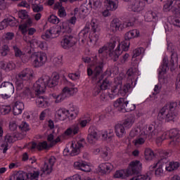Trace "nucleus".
Instances as JSON below:
<instances>
[{
    "mask_svg": "<svg viewBox=\"0 0 180 180\" xmlns=\"http://www.w3.org/2000/svg\"><path fill=\"white\" fill-rule=\"evenodd\" d=\"M1 96L3 99H8L15 92V86L11 82H4L0 86Z\"/></svg>",
    "mask_w": 180,
    "mask_h": 180,
    "instance_id": "nucleus-7",
    "label": "nucleus"
},
{
    "mask_svg": "<svg viewBox=\"0 0 180 180\" xmlns=\"http://www.w3.org/2000/svg\"><path fill=\"white\" fill-rule=\"evenodd\" d=\"M131 82L127 83L122 87V84L119 83L118 84L114 86V89L111 91V92H112V94H116V91H118V92L121 94L122 96H124V95H126L127 92L131 89Z\"/></svg>",
    "mask_w": 180,
    "mask_h": 180,
    "instance_id": "nucleus-14",
    "label": "nucleus"
},
{
    "mask_svg": "<svg viewBox=\"0 0 180 180\" xmlns=\"http://www.w3.org/2000/svg\"><path fill=\"white\" fill-rule=\"evenodd\" d=\"M158 13L157 12H151L147 13V18H149L150 20H153V22H157L158 20Z\"/></svg>",
    "mask_w": 180,
    "mask_h": 180,
    "instance_id": "nucleus-44",
    "label": "nucleus"
},
{
    "mask_svg": "<svg viewBox=\"0 0 180 180\" xmlns=\"http://www.w3.org/2000/svg\"><path fill=\"white\" fill-rule=\"evenodd\" d=\"M13 37H15V33L13 32H7L4 35L5 40H13Z\"/></svg>",
    "mask_w": 180,
    "mask_h": 180,
    "instance_id": "nucleus-60",
    "label": "nucleus"
},
{
    "mask_svg": "<svg viewBox=\"0 0 180 180\" xmlns=\"http://www.w3.org/2000/svg\"><path fill=\"white\" fill-rule=\"evenodd\" d=\"M34 78V72L30 68H25L21 71L16 77V91H22L23 89V82L32 81Z\"/></svg>",
    "mask_w": 180,
    "mask_h": 180,
    "instance_id": "nucleus-4",
    "label": "nucleus"
},
{
    "mask_svg": "<svg viewBox=\"0 0 180 180\" xmlns=\"http://www.w3.org/2000/svg\"><path fill=\"white\" fill-rule=\"evenodd\" d=\"M102 139L105 141H112V139H113V135H110L108 134V131H105L103 134H102Z\"/></svg>",
    "mask_w": 180,
    "mask_h": 180,
    "instance_id": "nucleus-54",
    "label": "nucleus"
},
{
    "mask_svg": "<svg viewBox=\"0 0 180 180\" xmlns=\"http://www.w3.org/2000/svg\"><path fill=\"white\" fill-rule=\"evenodd\" d=\"M157 127L158 126L155 123V122H153L150 125H148V127H146V129L143 131V134L145 136H147L148 138V140H151L153 137H155L157 134Z\"/></svg>",
    "mask_w": 180,
    "mask_h": 180,
    "instance_id": "nucleus-16",
    "label": "nucleus"
},
{
    "mask_svg": "<svg viewBox=\"0 0 180 180\" xmlns=\"http://www.w3.org/2000/svg\"><path fill=\"white\" fill-rule=\"evenodd\" d=\"M114 178H120V179H124V178H126V175L124 174V171L123 170L116 171L114 174Z\"/></svg>",
    "mask_w": 180,
    "mask_h": 180,
    "instance_id": "nucleus-50",
    "label": "nucleus"
},
{
    "mask_svg": "<svg viewBox=\"0 0 180 180\" xmlns=\"http://www.w3.org/2000/svg\"><path fill=\"white\" fill-rule=\"evenodd\" d=\"M19 30L21 32L22 34L24 36H26V34L27 33V27L23 24L20 25L18 26Z\"/></svg>",
    "mask_w": 180,
    "mask_h": 180,
    "instance_id": "nucleus-59",
    "label": "nucleus"
},
{
    "mask_svg": "<svg viewBox=\"0 0 180 180\" xmlns=\"http://www.w3.org/2000/svg\"><path fill=\"white\" fill-rule=\"evenodd\" d=\"M167 70H169V68H168V58H164L163 63L161 65L160 71L159 72V75H161V74H165Z\"/></svg>",
    "mask_w": 180,
    "mask_h": 180,
    "instance_id": "nucleus-38",
    "label": "nucleus"
},
{
    "mask_svg": "<svg viewBox=\"0 0 180 180\" xmlns=\"http://www.w3.org/2000/svg\"><path fill=\"white\" fill-rule=\"evenodd\" d=\"M108 93L105 92V90H103L100 96L101 101H103V102H106V101H108Z\"/></svg>",
    "mask_w": 180,
    "mask_h": 180,
    "instance_id": "nucleus-62",
    "label": "nucleus"
},
{
    "mask_svg": "<svg viewBox=\"0 0 180 180\" xmlns=\"http://www.w3.org/2000/svg\"><path fill=\"white\" fill-rule=\"evenodd\" d=\"M9 180H27L26 172L19 171L11 175Z\"/></svg>",
    "mask_w": 180,
    "mask_h": 180,
    "instance_id": "nucleus-28",
    "label": "nucleus"
},
{
    "mask_svg": "<svg viewBox=\"0 0 180 180\" xmlns=\"http://www.w3.org/2000/svg\"><path fill=\"white\" fill-rule=\"evenodd\" d=\"M101 139L99 131L96 127L91 126L89 129V134L87 136V141L89 144H96V141Z\"/></svg>",
    "mask_w": 180,
    "mask_h": 180,
    "instance_id": "nucleus-13",
    "label": "nucleus"
},
{
    "mask_svg": "<svg viewBox=\"0 0 180 180\" xmlns=\"http://www.w3.org/2000/svg\"><path fill=\"white\" fill-rule=\"evenodd\" d=\"M129 101L124 98H120L114 102L113 106L118 110V112H122V113H126V112H130L136 109V105H133L132 108H129Z\"/></svg>",
    "mask_w": 180,
    "mask_h": 180,
    "instance_id": "nucleus-6",
    "label": "nucleus"
},
{
    "mask_svg": "<svg viewBox=\"0 0 180 180\" xmlns=\"http://www.w3.org/2000/svg\"><path fill=\"white\" fill-rule=\"evenodd\" d=\"M31 60L35 68L43 67L47 61V54L41 52H37L31 55Z\"/></svg>",
    "mask_w": 180,
    "mask_h": 180,
    "instance_id": "nucleus-8",
    "label": "nucleus"
},
{
    "mask_svg": "<svg viewBox=\"0 0 180 180\" xmlns=\"http://www.w3.org/2000/svg\"><path fill=\"white\" fill-rule=\"evenodd\" d=\"M143 4L141 1L134 0L131 5V9L133 12H141L143 11Z\"/></svg>",
    "mask_w": 180,
    "mask_h": 180,
    "instance_id": "nucleus-25",
    "label": "nucleus"
},
{
    "mask_svg": "<svg viewBox=\"0 0 180 180\" xmlns=\"http://www.w3.org/2000/svg\"><path fill=\"white\" fill-rule=\"evenodd\" d=\"M175 0H168L167 4L164 5L163 9L165 12H169L172 9V4Z\"/></svg>",
    "mask_w": 180,
    "mask_h": 180,
    "instance_id": "nucleus-48",
    "label": "nucleus"
},
{
    "mask_svg": "<svg viewBox=\"0 0 180 180\" xmlns=\"http://www.w3.org/2000/svg\"><path fill=\"white\" fill-rule=\"evenodd\" d=\"M169 139H172V140L170 141L169 144L170 146H173V147H175V146H178L180 143V134L176 129H172L169 131Z\"/></svg>",
    "mask_w": 180,
    "mask_h": 180,
    "instance_id": "nucleus-17",
    "label": "nucleus"
},
{
    "mask_svg": "<svg viewBox=\"0 0 180 180\" xmlns=\"http://www.w3.org/2000/svg\"><path fill=\"white\" fill-rule=\"evenodd\" d=\"M92 58V62L95 67L94 70L91 68L87 69V75L92 77L93 80L96 81L99 84L105 77V75L102 74L103 72V65H105L103 63V58L99 60L96 56Z\"/></svg>",
    "mask_w": 180,
    "mask_h": 180,
    "instance_id": "nucleus-3",
    "label": "nucleus"
},
{
    "mask_svg": "<svg viewBox=\"0 0 180 180\" xmlns=\"http://www.w3.org/2000/svg\"><path fill=\"white\" fill-rule=\"evenodd\" d=\"M19 129H20L21 131H29V124L25 122H22L19 126Z\"/></svg>",
    "mask_w": 180,
    "mask_h": 180,
    "instance_id": "nucleus-56",
    "label": "nucleus"
},
{
    "mask_svg": "<svg viewBox=\"0 0 180 180\" xmlns=\"http://www.w3.org/2000/svg\"><path fill=\"white\" fill-rule=\"evenodd\" d=\"M179 111L178 110V103L172 102L167 103L159 112L158 119L160 120H165L171 122L178 116Z\"/></svg>",
    "mask_w": 180,
    "mask_h": 180,
    "instance_id": "nucleus-2",
    "label": "nucleus"
},
{
    "mask_svg": "<svg viewBox=\"0 0 180 180\" xmlns=\"http://www.w3.org/2000/svg\"><path fill=\"white\" fill-rule=\"evenodd\" d=\"M120 26H122V21L118 18H114L110 25V30L112 32V33H116L119 29H120Z\"/></svg>",
    "mask_w": 180,
    "mask_h": 180,
    "instance_id": "nucleus-22",
    "label": "nucleus"
},
{
    "mask_svg": "<svg viewBox=\"0 0 180 180\" xmlns=\"http://www.w3.org/2000/svg\"><path fill=\"white\" fill-rule=\"evenodd\" d=\"M99 172L101 174H109L113 169V165L110 162L102 163L98 166Z\"/></svg>",
    "mask_w": 180,
    "mask_h": 180,
    "instance_id": "nucleus-21",
    "label": "nucleus"
},
{
    "mask_svg": "<svg viewBox=\"0 0 180 180\" xmlns=\"http://www.w3.org/2000/svg\"><path fill=\"white\" fill-rule=\"evenodd\" d=\"M84 144H86L85 142V139H81L77 143L72 142L71 146H70V150H67L68 153H70V155L72 157H74L75 155H78L79 154V151L81 148H84Z\"/></svg>",
    "mask_w": 180,
    "mask_h": 180,
    "instance_id": "nucleus-12",
    "label": "nucleus"
},
{
    "mask_svg": "<svg viewBox=\"0 0 180 180\" xmlns=\"http://www.w3.org/2000/svg\"><path fill=\"white\" fill-rule=\"evenodd\" d=\"M49 76L44 75L39 78L33 85L34 91L37 94H43L46 90V82L49 81Z\"/></svg>",
    "mask_w": 180,
    "mask_h": 180,
    "instance_id": "nucleus-9",
    "label": "nucleus"
},
{
    "mask_svg": "<svg viewBox=\"0 0 180 180\" xmlns=\"http://www.w3.org/2000/svg\"><path fill=\"white\" fill-rule=\"evenodd\" d=\"M160 160L158 162V164H160V166L165 168V167H168L169 163V160H168V155H169V153L162 150L160 153Z\"/></svg>",
    "mask_w": 180,
    "mask_h": 180,
    "instance_id": "nucleus-19",
    "label": "nucleus"
},
{
    "mask_svg": "<svg viewBox=\"0 0 180 180\" xmlns=\"http://www.w3.org/2000/svg\"><path fill=\"white\" fill-rule=\"evenodd\" d=\"M147 135L141 133V136L135 140V146L144 144V143H146V140H147Z\"/></svg>",
    "mask_w": 180,
    "mask_h": 180,
    "instance_id": "nucleus-42",
    "label": "nucleus"
},
{
    "mask_svg": "<svg viewBox=\"0 0 180 180\" xmlns=\"http://www.w3.org/2000/svg\"><path fill=\"white\" fill-rule=\"evenodd\" d=\"M78 92V89L77 87H64L62 90V92L58 96H53L55 98L56 103H60V102H63L66 98H69V96H72L75 95Z\"/></svg>",
    "mask_w": 180,
    "mask_h": 180,
    "instance_id": "nucleus-5",
    "label": "nucleus"
},
{
    "mask_svg": "<svg viewBox=\"0 0 180 180\" xmlns=\"http://www.w3.org/2000/svg\"><path fill=\"white\" fill-rule=\"evenodd\" d=\"M127 75L129 79H131V84H133V80L136 78V75H137V69L131 68L127 72Z\"/></svg>",
    "mask_w": 180,
    "mask_h": 180,
    "instance_id": "nucleus-34",
    "label": "nucleus"
},
{
    "mask_svg": "<svg viewBox=\"0 0 180 180\" xmlns=\"http://www.w3.org/2000/svg\"><path fill=\"white\" fill-rule=\"evenodd\" d=\"M13 49L14 50L15 56L21 58V57L23 56V52H22L20 49H19V47H18L16 45L13 46Z\"/></svg>",
    "mask_w": 180,
    "mask_h": 180,
    "instance_id": "nucleus-51",
    "label": "nucleus"
},
{
    "mask_svg": "<svg viewBox=\"0 0 180 180\" xmlns=\"http://www.w3.org/2000/svg\"><path fill=\"white\" fill-rule=\"evenodd\" d=\"M162 167L159 165V167L155 170V175H156V176H161L162 174L164 172V170H162Z\"/></svg>",
    "mask_w": 180,
    "mask_h": 180,
    "instance_id": "nucleus-63",
    "label": "nucleus"
},
{
    "mask_svg": "<svg viewBox=\"0 0 180 180\" xmlns=\"http://www.w3.org/2000/svg\"><path fill=\"white\" fill-rule=\"evenodd\" d=\"M89 5L90 8H92L93 5L94 9H98L101 8V6H102V2L101 1V0H90Z\"/></svg>",
    "mask_w": 180,
    "mask_h": 180,
    "instance_id": "nucleus-40",
    "label": "nucleus"
},
{
    "mask_svg": "<svg viewBox=\"0 0 180 180\" xmlns=\"http://www.w3.org/2000/svg\"><path fill=\"white\" fill-rule=\"evenodd\" d=\"M105 4L108 11H116L119 6V0H106Z\"/></svg>",
    "mask_w": 180,
    "mask_h": 180,
    "instance_id": "nucleus-27",
    "label": "nucleus"
},
{
    "mask_svg": "<svg viewBox=\"0 0 180 180\" xmlns=\"http://www.w3.org/2000/svg\"><path fill=\"white\" fill-rule=\"evenodd\" d=\"M6 20H7V23H8V26H11V27L16 26V23H18V22H19L14 17L8 18H6Z\"/></svg>",
    "mask_w": 180,
    "mask_h": 180,
    "instance_id": "nucleus-49",
    "label": "nucleus"
},
{
    "mask_svg": "<svg viewBox=\"0 0 180 180\" xmlns=\"http://www.w3.org/2000/svg\"><path fill=\"white\" fill-rule=\"evenodd\" d=\"M69 111L64 109H60L56 112V116L59 117V120H64L67 117Z\"/></svg>",
    "mask_w": 180,
    "mask_h": 180,
    "instance_id": "nucleus-39",
    "label": "nucleus"
},
{
    "mask_svg": "<svg viewBox=\"0 0 180 180\" xmlns=\"http://www.w3.org/2000/svg\"><path fill=\"white\" fill-rule=\"evenodd\" d=\"M19 30L21 32L22 34L24 36H26V34L27 33V27L23 24L20 25L18 26Z\"/></svg>",
    "mask_w": 180,
    "mask_h": 180,
    "instance_id": "nucleus-58",
    "label": "nucleus"
},
{
    "mask_svg": "<svg viewBox=\"0 0 180 180\" xmlns=\"http://www.w3.org/2000/svg\"><path fill=\"white\" fill-rule=\"evenodd\" d=\"M98 85L101 87L103 91H106V89H108V88L110 86V82H109V80L108 79H105L104 80H103L102 83Z\"/></svg>",
    "mask_w": 180,
    "mask_h": 180,
    "instance_id": "nucleus-45",
    "label": "nucleus"
},
{
    "mask_svg": "<svg viewBox=\"0 0 180 180\" xmlns=\"http://www.w3.org/2000/svg\"><path fill=\"white\" fill-rule=\"evenodd\" d=\"M18 18L20 19L24 20V19H27L29 18V15L27 14V11L25 10H21L18 12Z\"/></svg>",
    "mask_w": 180,
    "mask_h": 180,
    "instance_id": "nucleus-52",
    "label": "nucleus"
},
{
    "mask_svg": "<svg viewBox=\"0 0 180 180\" xmlns=\"http://www.w3.org/2000/svg\"><path fill=\"white\" fill-rule=\"evenodd\" d=\"M167 50L172 53L170 63L171 65L174 66L175 61H178V53H176V51L175 49H172L171 45L167 46Z\"/></svg>",
    "mask_w": 180,
    "mask_h": 180,
    "instance_id": "nucleus-32",
    "label": "nucleus"
},
{
    "mask_svg": "<svg viewBox=\"0 0 180 180\" xmlns=\"http://www.w3.org/2000/svg\"><path fill=\"white\" fill-rule=\"evenodd\" d=\"M8 20H6V19H4L0 22V30H4V29H6V27H8Z\"/></svg>",
    "mask_w": 180,
    "mask_h": 180,
    "instance_id": "nucleus-64",
    "label": "nucleus"
},
{
    "mask_svg": "<svg viewBox=\"0 0 180 180\" xmlns=\"http://www.w3.org/2000/svg\"><path fill=\"white\" fill-rule=\"evenodd\" d=\"M74 166L75 168H78V169H81V171H84V172H89L91 171L89 165L84 163V162H75Z\"/></svg>",
    "mask_w": 180,
    "mask_h": 180,
    "instance_id": "nucleus-30",
    "label": "nucleus"
},
{
    "mask_svg": "<svg viewBox=\"0 0 180 180\" xmlns=\"http://www.w3.org/2000/svg\"><path fill=\"white\" fill-rule=\"evenodd\" d=\"M143 53H144V48L140 47L136 49L133 52L132 58H136V57H139V56L143 54Z\"/></svg>",
    "mask_w": 180,
    "mask_h": 180,
    "instance_id": "nucleus-47",
    "label": "nucleus"
},
{
    "mask_svg": "<svg viewBox=\"0 0 180 180\" xmlns=\"http://www.w3.org/2000/svg\"><path fill=\"white\" fill-rule=\"evenodd\" d=\"M18 140V133L13 132L8 133L5 136V142L7 144H11V143H15Z\"/></svg>",
    "mask_w": 180,
    "mask_h": 180,
    "instance_id": "nucleus-29",
    "label": "nucleus"
},
{
    "mask_svg": "<svg viewBox=\"0 0 180 180\" xmlns=\"http://www.w3.org/2000/svg\"><path fill=\"white\" fill-rule=\"evenodd\" d=\"M90 26L91 27V30L93 32L92 34L94 36L93 39L90 38V41H92V40H94V41H98L99 39V34H101V27L98 25L96 20H92Z\"/></svg>",
    "mask_w": 180,
    "mask_h": 180,
    "instance_id": "nucleus-15",
    "label": "nucleus"
},
{
    "mask_svg": "<svg viewBox=\"0 0 180 180\" xmlns=\"http://www.w3.org/2000/svg\"><path fill=\"white\" fill-rule=\"evenodd\" d=\"M48 22L53 23V25H57L60 23V19L57 16L51 15L49 17Z\"/></svg>",
    "mask_w": 180,
    "mask_h": 180,
    "instance_id": "nucleus-46",
    "label": "nucleus"
},
{
    "mask_svg": "<svg viewBox=\"0 0 180 180\" xmlns=\"http://www.w3.org/2000/svg\"><path fill=\"white\" fill-rule=\"evenodd\" d=\"M166 171H175V169H178L179 167H180V164L178 162H169L168 166H165Z\"/></svg>",
    "mask_w": 180,
    "mask_h": 180,
    "instance_id": "nucleus-36",
    "label": "nucleus"
},
{
    "mask_svg": "<svg viewBox=\"0 0 180 180\" xmlns=\"http://www.w3.org/2000/svg\"><path fill=\"white\" fill-rule=\"evenodd\" d=\"M25 109V104L22 102L16 101L13 107V112L15 116L22 114V110Z\"/></svg>",
    "mask_w": 180,
    "mask_h": 180,
    "instance_id": "nucleus-23",
    "label": "nucleus"
},
{
    "mask_svg": "<svg viewBox=\"0 0 180 180\" xmlns=\"http://www.w3.org/2000/svg\"><path fill=\"white\" fill-rule=\"evenodd\" d=\"M109 150H110L109 148H105V149L104 150H102L101 157L104 160H108V155L109 154Z\"/></svg>",
    "mask_w": 180,
    "mask_h": 180,
    "instance_id": "nucleus-61",
    "label": "nucleus"
},
{
    "mask_svg": "<svg viewBox=\"0 0 180 180\" xmlns=\"http://www.w3.org/2000/svg\"><path fill=\"white\" fill-rule=\"evenodd\" d=\"M90 29L91 27H89V25H86L84 29L79 33V40H81L82 43H84L85 40H86V39L88 38V33H89Z\"/></svg>",
    "mask_w": 180,
    "mask_h": 180,
    "instance_id": "nucleus-31",
    "label": "nucleus"
},
{
    "mask_svg": "<svg viewBox=\"0 0 180 180\" xmlns=\"http://www.w3.org/2000/svg\"><path fill=\"white\" fill-rule=\"evenodd\" d=\"M115 134L116 136L119 137V139H122L123 135L126 134V131L124 130L123 125L120 124L115 125Z\"/></svg>",
    "mask_w": 180,
    "mask_h": 180,
    "instance_id": "nucleus-33",
    "label": "nucleus"
},
{
    "mask_svg": "<svg viewBox=\"0 0 180 180\" xmlns=\"http://www.w3.org/2000/svg\"><path fill=\"white\" fill-rule=\"evenodd\" d=\"M79 131V127L78 125H72L70 128H68L65 131L66 136H71V134H78Z\"/></svg>",
    "mask_w": 180,
    "mask_h": 180,
    "instance_id": "nucleus-35",
    "label": "nucleus"
},
{
    "mask_svg": "<svg viewBox=\"0 0 180 180\" xmlns=\"http://www.w3.org/2000/svg\"><path fill=\"white\" fill-rule=\"evenodd\" d=\"M133 123H134V117L133 115H131L127 118L121 125L123 126L124 129V127L127 129H130V127L133 126Z\"/></svg>",
    "mask_w": 180,
    "mask_h": 180,
    "instance_id": "nucleus-37",
    "label": "nucleus"
},
{
    "mask_svg": "<svg viewBox=\"0 0 180 180\" xmlns=\"http://www.w3.org/2000/svg\"><path fill=\"white\" fill-rule=\"evenodd\" d=\"M27 175V179H36L37 178H39V175H40V172L37 171V172H29L26 173Z\"/></svg>",
    "mask_w": 180,
    "mask_h": 180,
    "instance_id": "nucleus-43",
    "label": "nucleus"
},
{
    "mask_svg": "<svg viewBox=\"0 0 180 180\" xmlns=\"http://www.w3.org/2000/svg\"><path fill=\"white\" fill-rule=\"evenodd\" d=\"M56 158L54 156H51L49 160V163L45 162L42 168L43 172H46V174H51L53 171V167L56 164Z\"/></svg>",
    "mask_w": 180,
    "mask_h": 180,
    "instance_id": "nucleus-18",
    "label": "nucleus"
},
{
    "mask_svg": "<svg viewBox=\"0 0 180 180\" xmlns=\"http://www.w3.org/2000/svg\"><path fill=\"white\" fill-rule=\"evenodd\" d=\"M8 53H9V46L8 45H3L1 47V56L5 57L8 56Z\"/></svg>",
    "mask_w": 180,
    "mask_h": 180,
    "instance_id": "nucleus-55",
    "label": "nucleus"
},
{
    "mask_svg": "<svg viewBox=\"0 0 180 180\" xmlns=\"http://www.w3.org/2000/svg\"><path fill=\"white\" fill-rule=\"evenodd\" d=\"M154 158V152L150 148L145 149V160L147 161H151Z\"/></svg>",
    "mask_w": 180,
    "mask_h": 180,
    "instance_id": "nucleus-41",
    "label": "nucleus"
},
{
    "mask_svg": "<svg viewBox=\"0 0 180 180\" xmlns=\"http://www.w3.org/2000/svg\"><path fill=\"white\" fill-rule=\"evenodd\" d=\"M31 148L32 150L37 148V150L41 151V150H47V148H49V145L47 144V141L39 142L38 143L32 142Z\"/></svg>",
    "mask_w": 180,
    "mask_h": 180,
    "instance_id": "nucleus-26",
    "label": "nucleus"
},
{
    "mask_svg": "<svg viewBox=\"0 0 180 180\" xmlns=\"http://www.w3.org/2000/svg\"><path fill=\"white\" fill-rule=\"evenodd\" d=\"M140 31L132 30L124 35V41L120 43V39L117 37H112L108 46H103L98 50L99 57H110L113 61L119 60V56L122 51H127L130 47V40L134 37H139Z\"/></svg>",
    "mask_w": 180,
    "mask_h": 180,
    "instance_id": "nucleus-1",
    "label": "nucleus"
},
{
    "mask_svg": "<svg viewBox=\"0 0 180 180\" xmlns=\"http://www.w3.org/2000/svg\"><path fill=\"white\" fill-rule=\"evenodd\" d=\"M101 92H103V90L98 84H97L93 91V95H94V96H96L97 95H99Z\"/></svg>",
    "mask_w": 180,
    "mask_h": 180,
    "instance_id": "nucleus-57",
    "label": "nucleus"
},
{
    "mask_svg": "<svg viewBox=\"0 0 180 180\" xmlns=\"http://www.w3.org/2000/svg\"><path fill=\"white\" fill-rule=\"evenodd\" d=\"M75 44H77V38L70 34L65 35L60 41L61 47L65 50H69L71 47H74Z\"/></svg>",
    "mask_w": 180,
    "mask_h": 180,
    "instance_id": "nucleus-11",
    "label": "nucleus"
},
{
    "mask_svg": "<svg viewBox=\"0 0 180 180\" xmlns=\"http://www.w3.org/2000/svg\"><path fill=\"white\" fill-rule=\"evenodd\" d=\"M36 103L38 108H47L49 106V101L43 96H37Z\"/></svg>",
    "mask_w": 180,
    "mask_h": 180,
    "instance_id": "nucleus-24",
    "label": "nucleus"
},
{
    "mask_svg": "<svg viewBox=\"0 0 180 180\" xmlns=\"http://www.w3.org/2000/svg\"><path fill=\"white\" fill-rule=\"evenodd\" d=\"M64 33V27L61 28V26L58 27L57 30L54 28H51L49 30H46L42 35L41 38L44 40H49V39H54L58 37L60 34Z\"/></svg>",
    "mask_w": 180,
    "mask_h": 180,
    "instance_id": "nucleus-10",
    "label": "nucleus"
},
{
    "mask_svg": "<svg viewBox=\"0 0 180 180\" xmlns=\"http://www.w3.org/2000/svg\"><path fill=\"white\" fill-rule=\"evenodd\" d=\"M49 80L47 82H45L46 86H49V88H54V86H57L58 85V79H60V76L56 73L53 75L52 79H50V76H49Z\"/></svg>",
    "mask_w": 180,
    "mask_h": 180,
    "instance_id": "nucleus-20",
    "label": "nucleus"
},
{
    "mask_svg": "<svg viewBox=\"0 0 180 180\" xmlns=\"http://www.w3.org/2000/svg\"><path fill=\"white\" fill-rule=\"evenodd\" d=\"M44 9V8L43 7V5H41L40 3L32 7L33 12L37 13H39V12H43Z\"/></svg>",
    "mask_w": 180,
    "mask_h": 180,
    "instance_id": "nucleus-53",
    "label": "nucleus"
}]
</instances>
